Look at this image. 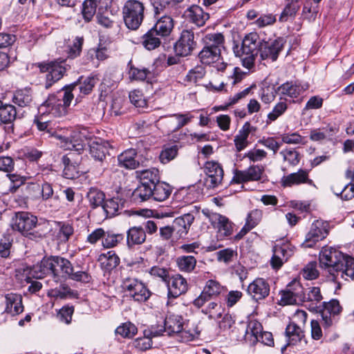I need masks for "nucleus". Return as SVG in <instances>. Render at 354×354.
<instances>
[{
    "label": "nucleus",
    "instance_id": "obj_1",
    "mask_svg": "<svg viewBox=\"0 0 354 354\" xmlns=\"http://www.w3.org/2000/svg\"><path fill=\"white\" fill-rule=\"evenodd\" d=\"M11 227L26 238L39 241L46 237L50 231L48 223H38L37 216L28 212H18L11 219Z\"/></svg>",
    "mask_w": 354,
    "mask_h": 354
},
{
    "label": "nucleus",
    "instance_id": "obj_2",
    "mask_svg": "<svg viewBox=\"0 0 354 354\" xmlns=\"http://www.w3.org/2000/svg\"><path fill=\"white\" fill-rule=\"evenodd\" d=\"M74 95L66 90L50 94L47 99L38 107L39 115H51L53 117H62L67 113Z\"/></svg>",
    "mask_w": 354,
    "mask_h": 354
},
{
    "label": "nucleus",
    "instance_id": "obj_3",
    "mask_svg": "<svg viewBox=\"0 0 354 354\" xmlns=\"http://www.w3.org/2000/svg\"><path fill=\"white\" fill-rule=\"evenodd\" d=\"M346 256L337 249L329 246L323 247L319 252L321 268L326 270L330 275V279L338 284L340 282L338 281L337 274L343 269V263Z\"/></svg>",
    "mask_w": 354,
    "mask_h": 354
},
{
    "label": "nucleus",
    "instance_id": "obj_4",
    "mask_svg": "<svg viewBox=\"0 0 354 354\" xmlns=\"http://www.w3.org/2000/svg\"><path fill=\"white\" fill-rule=\"evenodd\" d=\"M261 41L257 32H250L245 36L241 47L239 45L233 47L235 55L241 58L243 65L245 68L250 69L253 67L259 53Z\"/></svg>",
    "mask_w": 354,
    "mask_h": 354
},
{
    "label": "nucleus",
    "instance_id": "obj_5",
    "mask_svg": "<svg viewBox=\"0 0 354 354\" xmlns=\"http://www.w3.org/2000/svg\"><path fill=\"white\" fill-rule=\"evenodd\" d=\"M40 72L47 73L44 87L50 88L54 84L60 80L70 68L66 60L52 61L49 62H41L37 64Z\"/></svg>",
    "mask_w": 354,
    "mask_h": 354
},
{
    "label": "nucleus",
    "instance_id": "obj_6",
    "mask_svg": "<svg viewBox=\"0 0 354 354\" xmlns=\"http://www.w3.org/2000/svg\"><path fill=\"white\" fill-rule=\"evenodd\" d=\"M124 24L129 29L137 30L145 17L144 4L137 0H128L122 8Z\"/></svg>",
    "mask_w": 354,
    "mask_h": 354
},
{
    "label": "nucleus",
    "instance_id": "obj_7",
    "mask_svg": "<svg viewBox=\"0 0 354 354\" xmlns=\"http://www.w3.org/2000/svg\"><path fill=\"white\" fill-rule=\"evenodd\" d=\"M122 287L134 301H146L151 296V292L145 284L136 278L127 277L122 281Z\"/></svg>",
    "mask_w": 354,
    "mask_h": 354
},
{
    "label": "nucleus",
    "instance_id": "obj_8",
    "mask_svg": "<svg viewBox=\"0 0 354 354\" xmlns=\"http://www.w3.org/2000/svg\"><path fill=\"white\" fill-rule=\"evenodd\" d=\"M226 292V288L218 281L214 279L207 281L201 295L193 301V305L201 308L212 299L219 297L222 293Z\"/></svg>",
    "mask_w": 354,
    "mask_h": 354
},
{
    "label": "nucleus",
    "instance_id": "obj_9",
    "mask_svg": "<svg viewBox=\"0 0 354 354\" xmlns=\"http://www.w3.org/2000/svg\"><path fill=\"white\" fill-rule=\"evenodd\" d=\"M322 318V324L324 328L331 327L337 322V317L342 313V307L337 299H331L328 302H323L322 307H318Z\"/></svg>",
    "mask_w": 354,
    "mask_h": 354
},
{
    "label": "nucleus",
    "instance_id": "obj_10",
    "mask_svg": "<svg viewBox=\"0 0 354 354\" xmlns=\"http://www.w3.org/2000/svg\"><path fill=\"white\" fill-rule=\"evenodd\" d=\"M329 223L322 220L315 221L309 232L306 235L303 245L306 248H313L315 243L324 239L329 233Z\"/></svg>",
    "mask_w": 354,
    "mask_h": 354
},
{
    "label": "nucleus",
    "instance_id": "obj_11",
    "mask_svg": "<svg viewBox=\"0 0 354 354\" xmlns=\"http://www.w3.org/2000/svg\"><path fill=\"white\" fill-rule=\"evenodd\" d=\"M196 45L194 32L191 30H183L174 44V49L176 55L187 57L192 54Z\"/></svg>",
    "mask_w": 354,
    "mask_h": 354
},
{
    "label": "nucleus",
    "instance_id": "obj_12",
    "mask_svg": "<svg viewBox=\"0 0 354 354\" xmlns=\"http://www.w3.org/2000/svg\"><path fill=\"white\" fill-rule=\"evenodd\" d=\"M55 263L56 256L45 257L30 268L29 274L35 279H43L47 276H52L55 279Z\"/></svg>",
    "mask_w": 354,
    "mask_h": 354
},
{
    "label": "nucleus",
    "instance_id": "obj_13",
    "mask_svg": "<svg viewBox=\"0 0 354 354\" xmlns=\"http://www.w3.org/2000/svg\"><path fill=\"white\" fill-rule=\"evenodd\" d=\"M19 115L16 107L10 104H3L0 100V125H4L3 129L6 133L14 132V121Z\"/></svg>",
    "mask_w": 354,
    "mask_h": 354
},
{
    "label": "nucleus",
    "instance_id": "obj_14",
    "mask_svg": "<svg viewBox=\"0 0 354 354\" xmlns=\"http://www.w3.org/2000/svg\"><path fill=\"white\" fill-rule=\"evenodd\" d=\"M204 171L207 175L205 184L208 188H215L221 183L223 178V169L218 162H206Z\"/></svg>",
    "mask_w": 354,
    "mask_h": 354
},
{
    "label": "nucleus",
    "instance_id": "obj_15",
    "mask_svg": "<svg viewBox=\"0 0 354 354\" xmlns=\"http://www.w3.org/2000/svg\"><path fill=\"white\" fill-rule=\"evenodd\" d=\"M270 292L268 281L263 278H257L251 282L247 288V293L256 302H260L267 298Z\"/></svg>",
    "mask_w": 354,
    "mask_h": 354
},
{
    "label": "nucleus",
    "instance_id": "obj_16",
    "mask_svg": "<svg viewBox=\"0 0 354 354\" xmlns=\"http://www.w3.org/2000/svg\"><path fill=\"white\" fill-rule=\"evenodd\" d=\"M273 255L270 265L274 270H279L283 264L293 254L292 245L288 243L276 244L272 249Z\"/></svg>",
    "mask_w": 354,
    "mask_h": 354
},
{
    "label": "nucleus",
    "instance_id": "obj_17",
    "mask_svg": "<svg viewBox=\"0 0 354 354\" xmlns=\"http://www.w3.org/2000/svg\"><path fill=\"white\" fill-rule=\"evenodd\" d=\"M283 48V39L282 38H277L271 42L262 40L259 53L261 59H270L274 62L277 59Z\"/></svg>",
    "mask_w": 354,
    "mask_h": 354
},
{
    "label": "nucleus",
    "instance_id": "obj_18",
    "mask_svg": "<svg viewBox=\"0 0 354 354\" xmlns=\"http://www.w3.org/2000/svg\"><path fill=\"white\" fill-rule=\"evenodd\" d=\"M168 288L169 299H176L188 290L187 280L180 274H175L169 277L166 282Z\"/></svg>",
    "mask_w": 354,
    "mask_h": 354
},
{
    "label": "nucleus",
    "instance_id": "obj_19",
    "mask_svg": "<svg viewBox=\"0 0 354 354\" xmlns=\"http://www.w3.org/2000/svg\"><path fill=\"white\" fill-rule=\"evenodd\" d=\"M301 184L314 185L313 180L309 178L308 171L299 169L297 172L283 176L281 179V185L283 187H290Z\"/></svg>",
    "mask_w": 354,
    "mask_h": 354
},
{
    "label": "nucleus",
    "instance_id": "obj_20",
    "mask_svg": "<svg viewBox=\"0 0 354 354\" xmlns=\"http://www.w3.org/2000/svg\"><path fill=\"white\" fill-rule=\"evenodd\" d=\"M54 137L59 141L57 144L64 150H74L80 152L84 149V145L77 133L74 132L70 136H66L57 131Z\"/></svg>",
    "mask_w": 354,
    "mask_h": 354
},
{
    "label": "nucleus",
    "instance_id": "obj_21",
    "mask_svg": "<svg viewBox=\"0 0 354 354\" xmlns=\"http://www.w3.org/2000/svg\"><path fill=\"white\" fill-rule=\"evenodd\" d=\"M263 171L262 165H252L247 169L236 171L234 179L237 183L260 180Z\"/></svg>",
    "mask_w": 354,
    "mask_h": 354
},
{
    "label": "nucleus",
    "instance_id": "obj_22",
    "mask_svg": "<svg viewBox=\"0 0 354 354\" xmlns=\"http://www.w3.org/2000/svg\"><path fill=\"white\" fill-rule=\"evenodd\" d=\"M75 153L70 152L62 157L64 165L63 176L67 179H75L79 177V164L77 162Z\"/></svg>",
    "mask_w": 354,
    "mask_h": 354
},
{
    "label": "nucleus",
    "instance_id": "obj_23",
    "mask_svg": "<svg viewBox=\"0 0 354 354\" xmlns=\"http://www.w3.org/2000/svg\"><path fill=\"white\" fill-rule=\"evenodd\" d=\"M194 221V215L189 213L176 218L171 225L176 235L178 238L185 237L188 234Z\"/></svg>",
    "mask_w": 354,
    "mask_h": 354
},
{
    "label": "nucleus",
    "instance_id": "obj_24",
    "mask_svg": "<svg viewBox=\"0 0 354 354\" xmlns=\"http://www.w3.org/2000/svg\"><path fill=\"white\" fill-rule=\"evenodd\" d=\"M257 127L251 125L250 122L244 123L234 139L236 151L240 152L249 145L248 140L250 133L256 132Z\"/></svg>",
    "mask_w": 354,
    "mask_h": 354
},
{
    "label": "nucleus",
    "instance_id": "obj_25",
    "mask_svg": "<svg viewBox=\"0 0 354 354\" xmlns=\"http://www.w3.org/2000/svg\"><path fill=\"white\" fill-rule=\"evenodd\" d=\"M118 165L127 169H135L140 166L137 150L128 149L118 156Z\"/></svg>",
    "mask_w": 354,
    "mask_h": 354
},
{
    "label": "nucleus",
    "instance_id": "obj_26",
    "mask_svg": "<svg viewBox=\"0 0 354 354\" xmlns=\"http://www.w3.org/2000/svg\"><path fill=\"white\" fill-rule=\"evenodd\" d=\"M183 325L178 335L180 342H188L198 337L201 330L196 320L188 319L184 322Z\"/></svg>",
    "mask_w": 354,
    "mask_h": 354
},
{
    "label": "nucleus",
    "instance_id": "obj_27",
    "mask_svg": "<svg viewBox=\"0 0 354 354\" xmlns=\"http://www.w3.org/2000/svg\"><path fill=\"white\" fill-rule=\"evenodd\" d=\"M6 308L4 313L11 315H19L24 311L22 297L17 293H8L5 295Z\"/></svg>",
    "mask_w": 354,
    "mask_h": 354
},
{
    "label": "nucleus",
    "instance_id": "obj_28",
    "mask_svg": "<svg viewBox=\"0 0 354 354\" xmlns=\"http://www.w3.org/2000/svg\"><path fill=\"white\" fill-rule=\"evenodd\" d=\"M110 148L111 145L106 141L102 140L93 141L90 144V153L95 160L104 164L106 155L109 154Z\"/></svg>",
    "mask_w": 354,
    "mask_h": 354
},
{
    "label": "nucleus",
    "instance_id": "obj_29",
    "mask_svg": "<svg viewBox=\"0 0 354 354\" xmlns=\"http://www.w3.org/2000/svg\"><path fill=\"white\" fill-rule=\"evenodd\" d=\"M41 198L43 201H48L49 206L53 210H58L60 207V198L58 195H54L52 184L44 181L41 185Z\"/></svg>",
    "mask_w": 354,
    "mask_h": 354
},
{
    "label": "nucleus",
    "instance_id": "obj_30",
    "mask_svg": "<svg viewBox=\"0 0 354 354\" xmlns=\"http://www.w3.org/2000/svg\"><path fill=\"white\" fill-rule=\"evenodd\" d=\"M146 239V232L142 229V226H133L127 232V245L129 248L142 245L145 242Z\"/></svg>",
    "mask_w": 354,
    "mask_h": 354
},
{
    "label": "nucleus",
    "instance_id": "obj_31",
    "mask_svg": "<svg viewBox=\"0 0 354 354\" xmlns=\"http://www.w3.org/2000/svg\"><path fill=\"white\" fill-rule=\"evenodd\" d=\"M96 80L93 77H88L83 82H75L70 85L65 86L62 90L69 91L70 93L80 92L83 95H87L93 90Z\"/></svg>",
    "mask_w": 354,
    "mask_h": 354
},
{
    "label": "nucleus",
    "instance_id": "obj_32",
    "mask_svg": "<svg viewBox=\"0 0 354 354\" xmlns=\"http://www.w3.org/2000/svg\"><path fill=\"white\" fill-rule=\"evenodd\" d=\"M97 24L105 29H113L118 26V17L111 10L97 12Z\"/></svg>",
    "mask_w": 354,
    "mask_h": 354
},
{
    "label": "nucleus",
    "instance_id": "obj_33",
    "mask_svg": "<svg viewBox=\"0 0 354 354\" xmlns=\"http://www.w3.org/2000/svg\"><path fill=\"white\" fill-rule=\"evenodd\" d=\"M286 336L288 338V343L281 348L283 351L288 345H295L300 342L305 337L303 330L294 322L290 323L286 328Z\"/></svg>",
    "mask_w": 354,
    "mask_h": 354
},
{
    "label": "nucleus",
    "instance_id": "obj_34",
    "mask_svg": "<svg viewBox=\"0 0 354 354\" xmlns=\"http://www.w3.org/2000/svg\"><path fill=\"white\" fill-rule=\"evenodd\" d=\"M162 37L152 28L147 30L141 37L142 45L148 50H153L161 45Z\"/></svg>",
    "mask_w": 354,
    "mask_h": 354
},
{
    "label": "nucleus",
    "instance_id": "obj_35",
    "mask_svg": "<svg viewBox=\"0 0 354 354\" xmlns=\"http://www.w3.org/2000/svg\"><path fill=\"white\" fill-rule=\"evenodd\" d=\"M187 18L197 26H203L209 18L207 12H204L202 8L198 6H192L187 10Z\"/></svg>",
    "mask_w": 354,
    "mask_h": 354
},
{
    "label": "nucleus",
    "instance_id": "obj_36",
    "mask_svg": "<svg viewBox=\"0 0 354 354\" xmlns=\"http://www.w3.org/2000/svg\"><path fill=\"white\" fill-rule=\"evenodd\" d=\"M123 207V201L119 197H113L105 200L102 205V209L106 218H112L118 214L120 209Z\"/></svg>",
    "mask_w": 354,
    "mask_h": 354
},
{
    "label": "nucleus",
    "instance_id": "obj_37",
    "mask_svg": "<svg viewBox=\"0 0 354 354\" xmlns=\"http://www.w3.org/2000/svg\"><path fill=\"white\" fill-rule=\"evenodd\" d=\"M164 324L166 327L167 334L171 335L173 333L179 335L183 326H184V320L182 316L178 315L171 314L167 315L165 320Z\"/></svg>",
    "mask_w": 354,
    "mask_h": 354
},
{
    "label": "nucleus",
    "instance_id": "obj_38",
    "mask_svg": "<svg viewBox=\"0 0 354 354\" xmlns=\"http://www.w3.org/2000/svg\"><path fill=\"white\" fill-rule=\"evenodd\" d=\"M136 176L140 178V183L154 186L160 181L159 171L156 168H151L136 171Z\"/></svg>",
    "mask_w": 354,
    "mask_h": 354
},
{
    "label": "nucleus",
    "instance_id": "obj_39",
    "mask_svg": "<svg viewBox=\"0 0 354 354\" xmlns=\"http://www.w3.org/2000/svg\"><path fill=\"white\" fill-rule=\"evenodd\" d=\"M151 28L162 37H167L174 28L173 19L169 16L164 15Z\"/></svg>",
    "mask_w": 354,
    "mask_h": 354
},
{
    "label": "nucleus",
    "instance_id": "obj_40",
    "mask_svg": "<svg viewBox=\"0 0 354 354\" xmlns=\"http://www.w3.org/2000/svg\"><path fill=\"white\" fill-rule=\"evenodd\" d=\"M58 232L56 235L59 243H66L74 233V228L72 223L68 221H55Z\"/></svg>",
    "mask_w": 354,
    "mask_h": 354
},
{
    "label": "nucleus",
    "instance_id": "obj_41",
    "mask_svg": "<svg viewBox=\"0 0 354 354\" xmlns=\"http://www.w3.org/2000/svg\"><path fill=\"white\" fill-rule=\"evenodd\" d=\"M152 199L156 201L162 202L169 197L172 189L169 184L159 181L152 187Z\"/></svg>",
    "mask_w": 354,
    "mask_h": 354
},
{
    "label": "nucleus",
    "instance_id": "obj_42",
    "mask_svg": "<svg viewBox=\"0 0 354 354\" xmlns=\"http://www.w3.org/2000/svg\"><path fill=\"white\" fill-rule=\"evenodd\" d=\"M72 266L71 261L67 259L56 256L55 282H58L60 276L66 278L67 275L71 273Z\"/></svg>",
    "mask_w": 354,
    "mask_h": 354
},
{
    "label": "nucleus",
    "instance_id": "obj_43",
    "mask_svg": "<svg viewBox=\"0 0 354 354\" xmlns=\"http://www.w3.org/2000/svg\"><path fill=\"white\" fill-rule=\"evenodd\" d=\"M12 101L19 107H26L30 105L32 101V95L30 88L16 91L12 96Z\"/></svg>",
    "mask_w": 354,
    "mask_h": 354
},
{
    "label": "nucleus",
    "instance_id": "obj_44",
    "mask_svg": "<svg viewBox=\"0 0 354 354\" xmlns=\"http://www.w3.org/2000/svg\"><path fill=\"white\" fill-rule=\"evenodd\" d=\"M218 232L223 236H229L232 234L234 224L225 216L217 214L215 215Z\"/></svg>",
    "mask_w": 354,
    "mask_h": 354
},
{
    "label": "nucleus",
    "instance_id": "obj_45",
    "mask_svg": "<svg viewBox=\"0 0 354 354\" xmlns=\"http://www.w3.org/2000/svg\"><path fill=\"white\" fill-rule=\"evenodd\" d=\"M152 187L140 183L133 192L132 198L136 203H142L152 199Z\"/></svg>",
    "mask_w": 354,
    "mask_h": 354
},
{
    "label": "nucleus",
    "instance_id": "obj_46",
    "mask_svg": "<svg viewBox=\"0 0 354 354\" xmlns=\"http://www.w3.org/2000/svg\"><path fill=\"white\" fill-rule=\"evenodd\" d=\"M198 58L203 64L210 65L220 60L221 52L216 48L212 50L203 47L198 54Z\"/></svg>",
    "mask_w": 354,
    "mask_h": 354
},
{
    "label": "nucleus",
    "instance_id": "obj_47",
    "mask_svg": "<svg viewBox=\"0 0 354 354\" xmlns=\"http://www.w3.org/2000/svg\"><path fill=\"white\" fill-rule=\"evenodd\" d=\"M277 91L283 95L296 98L303 92V88L297 83L286 82L279 86Z\"/></svg>",
    "mask_w": 354,
    "mask_h": 354
},
{
    "label": "nucleus",
    "instance_id": "obj_48",
    "mask_svg": "<svg viewBox=\"0 0 354 354\" xmlns=\"http://www.w3.org/2000/svg\"><path fill=\"white\" fill-rule=\"evenodd\" d=\"M99 261L101 262L102 267L107 270L115 268L120 261L118 256L112 250L100 254Z\"/></svg>",
    "mask_w": 354,
    "mask_h": 354
},
{
    "label": "nucleus",
    "instance_id": "obj_49",
    "mask_svg": "<svg viewBox=\"0 0 354 354\" xmlns=\"http://www.w3.org/2000/svg\"><path fill=\"white\" fill-rule=\"evenodd\" d=\"M176 265L178 270L183 272H192L196 266V259L192 255H183L176 259Z\"/></svg>",
    "mask_w": 354,
    "mask_h": 354
},
{
    "label": "nucleus",
    "instance_id": "obj_50",
    "mask_svg": "<svg viewBox=\"0 0 354 354\" xmlns=\"http://www.w3.org/2000/svg\"><path fill=\"white\" fill-rule=\"evenodd\" d=\"M205 46L209 49L216 48L218 50L223 47L224 37L221 33H211L206 35L203 39Z\"/></svg>",
    "mask_w": 354,
    "mask_h": 354
},
{
    "label": "nucleus",
    "instance_id": "obj_51",
    "mask_svg": "<svg viewBox=\"0 0 354 354\" xmlns=\"http://www.w3.org/2000/svg\"><path fill=\"white\" fill-rule=\"evenodd\" d=\"M224 309L221 304L216 301H210L206 306H205L201 312L208 315L210 319H218L222 317Z\"/></svg>",
    "mask_w": 354,
    "mask_h": 354
},
{
    "label": "nucleus",
    "instance_id": "obj_52",
    "mask_svg": "<svg viewBox=\"0 0 354 354\" xmlns=\"http://www.w3.org/2000/svg\"><path fill=\"white\" fill-rule=\"evenodd\" d=\"M323 299L319 287H312L309 288L308 293L306 295L305 302L309 303V309L311 310H318L317 304Z\"/></svg>",
    "mask_w": 354,
    "mask_h": 354
},
{
    "label": "nucleus",
    "instance_id": "obj_53",
    "mask_svg": "<svg viewBox=\"0 0 354 354\" xmlns=\"http://www.w3.org/2000/svg\"><path fill=\"white\" fill-rule=\"evenodd\" d=\"M124 235L120 233H114L112 231H105L102 240V246L104 248L116 247L124 240Z\"/></svg>",
    "mask_w": 354,
    "mask_h": 354
},
{
    "label": "nucleus",
    "instance_id": "obj_54",
    "mask_svg": "<svg viewBox=\"0 0 354 354\" xmlns=\"http://www.w3.org/2000/svg\"><path fill=\"white\" fill-rule=\"evenodd\" d=\"M74 294L71 288L66 283H62L59 287L50 288L47 292V296L55 299H66Z\"/></svg>",
    "mask_w": 354,
    "mask_h": 354
},
{
    "label": "nucleus",
    "instance_id": "obj_55",
    "mask_svg": "<svg viewBox=\"0 0 354 354\" xmlns=\"http://www.w3.org/2000/svg\"><path fill=\"white\" fill-rule=\"evenodd\" d=\"M299 9L300 4H295L288 1L279 16V21L280 22H286L288 20H293Z\"/></svg>",
    "mask_w": 354,
    "mask_h": 354
},
{
    "label": "nucleus",
    "instance_id": "obj_56",
    "mask_svg": "<svg viewBox=\"0 0 354 354\" xmlns=\"http://www.w3.org/2000/svg\"><path fill=\"white\" fill-rule=\"evenodd\" d=\"M338 280L339 278L348 279V277L354 280V258L346 256L345 261L343 263V269L337 272Z\"/></svg>",
    "mask_w": 354,
    "mask_h": 354
},
{
    "label": "nucleus",
    "instance_id": "obj_57",
    "mask_svg": "<svg viewBox=\"0 0 354 354\" xmlns=\"http://www.w3.org/2000/svg\"><path fill=\"white\" fill-rule=\"evenodd\" d=\"M87 198L90 205L93 208L102 206L105 201L104 193L96 188H91L87 194Z\"/></svg>",
    "mask_w": 354,
    "mask_h": 354
},
{
    "label": "nucleus",
    "instance_id": "obj_58",
    "mask_svg": "<svg viewBox=\"0 0 354 354\" xmlns=\"http://www.w3.org/2000/svg\"><path fill=\"white\" fill-rule=\"evenodd\" d=\"M46 115H39L34 120V123L37 129L41 131H44L48 134V136L54 137L57 131L52 127V124L49 120H45Z\"/></svg>",
    "mask_w": 354,
    "mask_h": 354
},
{
    "label": "nucleus",
    "instance_id": "obj_59",
    "mask_svg": "<svg viewBox=\"0 0 354 354\" xmlns=\"http://www.w3.org/2000/svg\"><path fill=\"white\" fill-rule=\"evenodd\" d=\"M7 176L10 180L8 191L11 194L16 193L19 187L24 185L27 180V177L16 173L8 174Z\"/></svg>",
    "mask_w": 354,
    "mask_h": 354
},
{
    "label": "nucleus",
    "instance_id": "obj_60",
    "mask_svg": "<svg viewBox=\"0 0 354 354\" xmlns=\"http://www.w3.org/2000/svg\"><path fill=\"white\" fill-rule=\"evenodd\" d=\"M263 331V326L256 319L250 320L248 325L245 332V335L248 337L250 335L253 337L252 344L257 343V338Z\"/></svg>",
    "mask_w": 354,
    "mask_h": 354
},
{
    "label": "nucleus",
    "instance_id": "obj_61",
    "mask_svg": "<svg viewBox=\"0 0 354 354\" xmlns=\"http://www.w3.org/2000/svg\"><path fill=\"white\" fill-rule=\"evenodd\" d=\"M96 0H85L82 5V15L86 22H89L97 13Z\"/></svg>",
    "mask_w": 354,
    "mask_h": 354
},
{
    "label": "nucleus",
    "instance_id": "obj_62",
    "mask_svg": "<svg viewBox=\"0 0 354 354\" xmlns=\"http://www.w3.org/2000/svg\"><path fill=\"white\" fill-rule=\"evenodd\" d=\"M137 327L131 322L122 324L115 329L116 335H119L124 338H132L136 333Z\"/></svg>",
    "mask_w": 354,
    "mask_h": 354
},
{
    "label": "nucleus",
    "instance_id": "obj_63",
    "mask_svg": "<svg viewBox=\"0 0 354 354\" xmlns=\"http://www.w3.org/2000/svg\"><path fill=\"white\" fill-rule=\"evenodd\" d=\"M286 288L289 290L290 294L293 295V296L297 299V301L305 302L306 293L304 292V288L299 281L296 279L292 281L286 286Z\"/></svg>",
    "mask_w": 354,
    "mask_h": 354
},
{
    "label": "nucleus",
    "instance_id": "obj_64",
    "mask_svg": "<svg viewBox=\"0 0 354 354\" xmlns=\"http://www.w3.org/2000/svg\"><path fill=\"white\" fill-rule=\"evenodd\" d=\"M129 77L133 80L144 81L151 75L149 69L142 67L138 68L133 65H130L129 71Z\"/></svg>",
    "mask_w": 354,
    "mask_h": 354
}]
</instances>
